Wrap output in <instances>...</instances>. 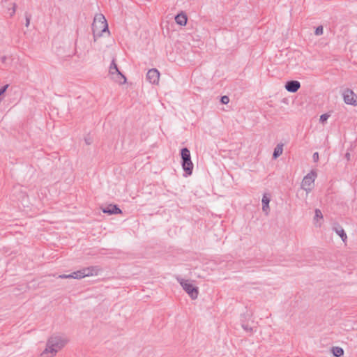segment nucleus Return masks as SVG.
Listing matches in <instances>:
<instances>
[{
	"mask_svg": "<svg viewBox=\"0 0 357 357\" xmlns=\"http://www.w3.org/2000/svg\"><path fill=\"white\" fill-rule=\"evenodd\" d=\"M67 340L61 336L54 335L49 338L46 348L40 357H53L66 344Z\"/></svg>",
	"mask_w": 357,
	"mask_h": 357,
	"instance_id": "obj_1",
	"label": "nucleus"
},
{
	"mask_svg": "<svg viewBox=\"0 0 357 357\" xmlns=\"http://www.w3.org/2000/svg\"><path fill=\"white\" fill-rule=\"evenodd\" d=\"M92 30L93 37H100L102 33L107 31L109 33L108 24L105 16L102 14H96L94 17L92 24Z\"/></svg>",
	"mask_w": 357,
	"mask_h": 357,
	"instance_id": "obj_2",
	"label": "nucleus"
},
{
	"mask_svg": "<svg viewBox=\"0 0 357 357\" xmlns=\"http://www.w3.org/2000/svg\"><path fill=\"white\" fill-rule=\"evenodd\" d=\"M99 271V268L97 266H90L84 268L79 271H75L71 274L68 275H59V278L66 279V278H73V279H82L85 277L96 275Z\"/></svg>",
	"mask_w": 357,
	"mask_h": 357,
	"instance_id": "obj_3",
	"label": "nucleus"
},
{
	"mask_svg": "<svg viewBox=\"0 0 357 357\" xmlns=\"http://www.w3.org/2000/svg\"><path fill=\"white\" fill-rule=\"evenodd\" d=\"M181 165L185 173V176H190L192 173L193 164L191 160L190 152L188 148H183L181 151Z\"/></svg>",
	"mask_w": 357,
	"mask_h": 357,
	"instance_id": "obj_4",
	"label": "nucleus"
},
{
	"mask_svg": "<svg viewBox=\"0 0 357 357\" xmlns=\"http://www.w3.org/2000/svg\"><path fill=\"white\" fill-rule=\"evenodd\" d=\"M177 281L192 299H196L197 298L198 289L195 287L191 282L180 278H177Z\"/></svg>",
	"mask_w": 357,
	"mask_h": 357,
	"instance_id": "obj_5",
	"label": "nucleus"
},
{
	"mask_svg": "<svg viewBox=\"0 0 357 357\" xmlns=\"http://www.w3.org/2000/svg\"><path fill=\"white\" fill-rule=\"evenodd\" d=\"M109 72L112 76V79L115 82L119 84H124L126 82V77L119 70L114 59L112 61Z\"/></svg>",
	"mask_w": 357,
	"mask_h": 357,
	"instance_id": "obj_6",
	"label": "nucleus"
},
{
	"mask_svg": "<svg viewBox=\"0 0 357 357\" xmlns=\"http://www.w3.org/2000/svg\"><path fill=\"white\" fill-rule=\"evenodd\" d=\"M317 176V174L314 170H311L306 176H304L301 183V188L306 191L307 193L311 192L312 189V184L314 183Z\"/></svg>",
	"mask_w": 357,
	"mask_h": 357,
	"instance_id": "obj_7",
	"label": "nucleus"
},
{
	"mask_svg": "<svg viewBox=\"0 0 357 357\" xmlns=\"http://www.w3.org/2000/svg\"><path fill=\"white\" fill-rule=\"evenodd\" d=\"M342 96L346 104L354 106L357 105V96L352 90L349 89L344 90Z\"/></svg>",
	"mask_w": 357,
	"mask_h": 357,
	"instance_id": "obj_8",
	"label": "nucleus"
},
{
	"mask_svg": "<svg viewBox=\"0 0 357 357\" xmlns=\"http://www.w3.org/2000/svg\"><path fill=\"white\" fill-rule=\"evenodd\" d=\"M160 73L156 68L150 69L146 73V79L152 84L159 82Z\"/></svg>",
	"mask_w": 357,
	"mask_h": 357,
	"instance_id": "obj_9",
	"label": "nucleus"
},
{
	"mask_svg": "<svg viewBox=\"0 0 357 357\" xmlns=\"http://www.w3.org/2000/svg\"><path fill=\"white\" fill-rule=\"evenodd\" d=\"M102 211L104 213H107L109 215L120 214L122 213L121 210L115 204H109L102 208Z\"/></svg>",
	"mask_w": 357,
	"mask_h": 357,
	"instance_id": "obj_10",
	"label": "nucleus"
},
{
	"mask_svg": "<svg viewBox=\"0 0 357 357\" xmlns=\"http://www.w3.org/2000/svg\"><path fill=\"white\" fill-rule=\"evenodd\" d=\"M301 87V84L298 81L291 80L287 82L285 89L287 91L291 93L296 92Z\"/></svg>",
	"mask_w": 357,
	"mask_h": 357,
	"instance_id": "obj_11",
	"label": "nucleus"
},
{
	"mask_svg": "<svg viewBox=\"0 0 357 357\" xmlns=\"http://www.w3.org/2000/svg\"><path fill=\"white\" fill-rule=\"evenodd\" d=\"M187 16L183 13H179L175 17L176 22L181 26H185L187 23Z\"/></svg>",
	"mask_w": 357,
	"mask_h": 357,
	"instance_id": "obj_12",
	"label": "nucleus"
},
{
	"mask_svg": "<svg viewBox=\"0 0 357 357\" xmlns=\"http://www.w3.org/2000/svg\"><path fill=\"white\" fill-rule=\"evenodd\" d=\"M261 202L263 211L265 212L266 214H268L269 211L270 198L266 194L263 195Z\"/></svg>",
	"mask_w": 357,
	"mask_h": 357,
	"instance_id": "obj_13",
	"label": "nucleus"
},
{
	"mask_svg": "<svg viewBox=\"0 0 357 357\" xmlns=\"http://www.w3.org/2000/svg\"><path fill=\"white\" fill-rule=\"evenodd\" d=\"M333 230L341 238L343 242H346L347 236L344 230L341 227H334Z\"/></svg>",
	"mask_w": 357,
	"mask_h": 357,
	"instance_id": "obj_14",
	"label": "nucleus"
},
{
	"mask_svg": "<svg viewBox=\"0 0 357 357\" xmlns=\"http://www.w3.org/2000/svg\"><path fill=\"white\" fill-rule=\"evenodd\" d=\"M282 151H283V144H278L274 149L273 158L274 159L278 158L282 153Z\"/></svg>",
	"mask_w": 357,
	"mask_h": 357,
	"instance_id": "obj_15",
	"label": "nucleus"
},
{
	"mask_svg": "<svg viewBox=\"0 0 357 357\" xmlns=\"http://www.w3.org/2000/svg\"><path fill=\"white\" fill-rule=\"evenodd\" d=\"M331 351L333 356L335 357H340L344 354L343 349L340 347H333Z\"/></svg>",
	"mask_w": 357,
	"mask_h": 357,
	"instance_id": "obj_16",
	"label": "nucleus"
},
{
	"mask_svg": "<svg viewBox=\"0 0 357 357\" xmlns=\"http://www.w3.org/2000/svg\"><path fill=\"white\" fill-rule=\"evenodd\" d=\"M16 7H17L16 3H12V8H8L10 17H13L15 15V11H16Z\"/></svg>",
	"mask_w": 357,
	"mask_h": 357,
	"instance_id": "obj_17",
	"label": "nucleus"
},
{
	"mask_svg": "<svg viewBox=\"0 0 357 357\" xmlns=\"http://www.w3.org/2000/svg\"><path fill=\"white\" fill-rule=\"evenodd\" d=\"M323 32H324V28L322 26H319L316 28L315 29V35L317 36H321L323 34Z\"/></svg>",
	"mask_w": 357,
	"mask_h": 357,
	"instance_id": "obj_18",
	"label": "nucleus"
},
{
	"mask_svg": "<svg viewBox=\"0 0 357 357\" xmlns=\"http://www.w3.org/2000/svg\"><path fill=\"white\" fill-rule=\"evenodd\" d=\"M329 116H330V115L328 114H321L320 116V119H319L320 122L324 123L325 121H326L328 120Z\"/></svg>",
	"mask_w": 357,
	"mask_h": 357,
	"instance_id": "obj_19",
	"label": "nucleus"
},
{
	"mask_svg": "<svg viewBox=\"0 0 357 357\" xmlns=\"http://www.w3.org/2000/svg\"><path fill=\"white\" fill-rule=\"evenodd\" d=\"M220 102L224 105H227L229 102V98L227 96H223L221 97Z\"/></svg>",
	"mask_w": 357,
	"mask_h": 357,
	"instance_id": "obj_20",
	"label": "nucleus"
},
{
	"mask_svg": "<svg viewBox=\"0 0 357 357\" xmlns=\"http://www.w3.org/2000/svg\"><path fill=\"white\" fill-rule=\"evenodd\" d=\"M314 213H315L314 218H321V219L323 218L322 213L319 209H315Z\"/></svg>",
	"mask_w": 357,
	"mask_h": 357,
	"instance_id": "obj_21",
	"label": "nucleus"
},
{
	"mask_svg": "<svg viewBox=\"0 0 357 357\" xmlns=\"http://www.w3.org/2000/svg\"><path fill=\"white\" fill-rule=\"evenodd\" d=\"M8 85H5L0 89V102L1 101V96L6 92Z\"/></svg>",
	"mask_w": 357,
	"mask_h": 357,
	"instance_id": "obj_22",
	"label": "nucleus"
},
{
	"mask_svg": "<svg viewBox=\"0 0 357 357\" xmlns=\"http://www.w3.org/2000/svg\"><path fill=\"white\" fill-rule=\"evenodd\" d=\"M25 17H26V24H25V26L27 27L29 26V24H30V20H31V15H28L27 13H26L25 15Z\"/></svg>",
	"mask_w": 357,
	"mask_h": 357,
	"instance_id": "obj_23",
	"label": "nucleus"
},
{
	"mask_svg": "<svg viewBox=\"0 0 357 357\" xmlns=\"http://www.w3.org/2000/svg\"><path fill=\"white\" fill-rule=\"evenodd\" d=\"M312 158L314 162H317L319 160V153L317 152L314 153Z\"/></svg>",
	"mask_w": 357,
	"mask_h": 357,
	"instance_id": "obj_24",
	"label": "nucleus"
},
{
	"mask_svg": "<svg viewBox=\"0 0 357 357\" xmlns=\"http://www.w3.org/2000/svg\"><path fill=\"white\" fill-rule=\"evenodd\" d=\"M243 328H244L245 331H250L252 330V328H249L248 326L243 325Z\"/></svg>",
	"mask_w": 357,
	"mask_h": 357,
	"instance_id": "obj_25",
	"label": "nucleus"
},
{
	"mask_svg": "<svg viewBox=\"0 0 357 357\" xmlns=\"http://www.w3.org/2000/svg\"><path fill=\"white\" fill-rule=\"evenodd\" d=\"M85 142L86 144H90L91 143V139L88 137L85 138Z\"/></svg>",
	"mask_w": 357,
	"mask_h": 357,
	"instance_id": "obj_26",
	"label": "nucleus"
},
{
	"mask_svg": "<svg viewBox=\"0 0 357 357\" xmlns=\"http://www.w3.org/2000/svg\"><path fill=\"white\" fill-rule=\"evenodd\" d=\"M345 157L347 158V160H349L350 154L349 153H346Z\"/></svg>",
	"mask_w": 357,
	"mask_h": 357,
	"instance_id": "obj_27",
	"label": "nucleus"
},
{
	"mask_svg": "<svg viewBox=\"0 0 357 357\" xmlns=\"http://www.w3.org/2000/svg\"><path fill=\"white\" fill-rule=\"evenodd\" d=\"M6 56H2V57H1V61H2L3 63H4V62H5V61H6Z\"/></svg>",
	"mask_w": 357,
	"mask_h": 357,
	"instance_id": "obj_28",
	"label": "nucleus"
},
{
	"mask_svg": "<svg viewBox=\"0 0 357 357\" xmlns=\"http://www.w3.org/2000/svg\"><path fill=\"white\" fill-rule=\"evenodd\" d=\"M8 0H2V3L7 1Z\"/></svg>",
	"mask_w": 357,
	"mask_h": 357,
	"instance_id": "obj_29",
	"label": "nucleus"
}]
</instances>
